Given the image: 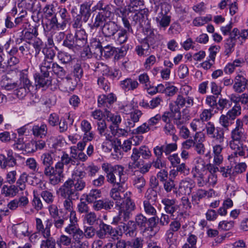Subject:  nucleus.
Segmentation results:
<instances>
[{"instance_id":"nucleus-1","label":"nucleus","mask_w":248,"mask_h":248,"mask_svg":"<svg viewBox=\"0 0 248 248\" xmlns=\"http://www.w3.org/2000/svg\"><path fill=\"white\" fill-rule=\"evenodd\" d=\"M248 121V116H245L242 120L238 119L236 121L235 127L231 132L232 140L230 142V146L233 151L234 155H243L242 143L247 138V135L243 128V122Z\"/></svg>"},{"instance_id":"nucleus-2","label":"nucleus","mask_w":248,"mask_h":248,"mask_svg":"<svg viewBox=\"0 0 248 248\" xmlns=\"http://www.w3.org/2000/svg\"><path fill=\"white\" fill-rule=\"evenodd\" d=\"M201 166H196L192 170L193 177L199 186H214L217 182V175L215 173L219 170L218 168L214 167L208 170L204 168L203 161L201 160Z\"/></svg>"},{"instance_id":"nucleus-3","label":"nucleus","mask_w":248,"mask_h":248,"mask_svg":"<svg viewBox=\"0 0 248 248\" xmlns=\"http://www.w3.org/2000/svg\"><path fill=\"white\" fill-rule=\"evenodd\" d=\"M35 222L37 231L46 239L41 241L40 248H56L55 240L51 237L50 228L52 225L51 221L47 219L45 227L40 218H36Z\"/></svg>"},{"instance_id":"nucleus-4","label":"nucleus","mask_w":248,"mask_h":248,"mask_svg":"<svg viewBox=\"0 0 248 248\" xmlns=\"http://www.w3.org/2000/svg\"><path fill=\"white\" fill-rule=\"evenodd\" d=\"M69 212V223L65 227L64 232L72 236L73 239L78 241L83 237V231L79 227L76 211L72 210Z\"/></svg>"},{"instance_id":"nucleus-5","label":"nucleus","mask_w":248,"mask_h":248,"mask_svg":"<svg viewBox=\"0 0 248 248\" xmlns=\"http://www.w3.org/2000/svg\"><path fill=\"white\" fill-rule=\"evenodd\" d=\"M170 110L172 113V119L177 127H181L191 118L190 110L187 108L181 109L174 107L172 103L169 105Z\"/></svg>"},{"instance_id":"nucleus-6","label":"nucleus","mask_w":248,"mask_h":248,"mask_svg":"<svg viewBox=\"0 0 248 248\" xmlns=\"http://www.w3.org/2000/svg\"><path fill=\"white\" fill-rule=\"evenodd\" d=\"M124 185V184H121L116 186L112 188L110 191V196L115 202L116 205L117 206L121 205L122 200H124L126 198L131 195V192L125 191Z\"/></svg>"},{"instance_id":"nucleus-7","label":"nucleus","mask_w":248,"mask_h":248,"mask_svg":"<svg viewBox=\"0 0 248 248\" xmlns=\"http://www.w3.org/2000/svg\"><path fill=\"white\" fill-rule=\"evenodd\" d=\"M124 175V168L117 165L112 168L110 171L108 173L107 177L108 182L116 186L124 184L125 179L123 178Z\"/></svg>"},{"instance_id":"nucleus-8","label":"nucleus","mask_w":248,"mask_h":248,"mask_svg":"<svg viewBox=\"0 0 248 248\" xmlns=\"http://www.w3.org/2000/svg\"><path fill=\"white\" fill-rule=\"evenodd\" d=\"M85 176V171L77 170L74 171L72 178L68 179L76 193L82 191L86 186Z\"/></svg>"},{"instance_id":"nucleus-9","label":"nucleus","mask_w":248,"mask_h":248,"mask_svg":"<svg viewBox=\"0 0 248 248\" xmlns=\"http://www.w3.org/2000/svg\"><path fill=\"white\" fill-rule=\"evenodd\" d=\"M163 6L165 8L164 12H163V7H162L161 11L158 14L156 17L155 20L159 29L165 30L170 23L171 16L168 15L170 6L168 4H164Z\"/></svg>"},{"instance_id":"nucleus-10","label":"nucleus","mask_w":248,"mask_h":248,"mask_svg":"<svg viewBox=\"0 0 248 248\" xmlns=\"http://www.w3.org/2000/svg\"><path fill=\"white\" fill-rule=\"evenodd\" d=\"M131 196H129L124 200V205L122 204L120 207L121 213H123V220L127 221L132 215V212L136 209V205L135 202L131 198Z\"/></svg>"},{"instance_id":"nucleus-11","label":"nucleus","mask_w":248,"mask_h":248,"mask_svg":"<svg viewBox=\"0 0 248 248\" xmlns=\"http://www.w3.org/2000/svg\"><path fill=\"white\" fill-rule=\"evenodd\" d=\"M194 98L188 95L178 94L172 103L173 106L179 108H187L191 107L194 105Z\"/></svg>"},{"instance_id":"nucleus-12","label":"nucleus","mask_w":248,"mask_h":248,"mask_svg":"<svg viewBox=\"0 0 248 248\" xmlns=\"http://www.w3.org/2000/svg\"><path fill=\"white\" fill-rule=\"evenodd\" d=\"M58 86L63 91H73L77 86V81L69 75L65 76L60 79H57Z\"/></svg>"},{"instance_id":"nucleus-13","label":"nucleus","mask_w":248,"mask_h":248,"mask_svg":"<svg viewBox=\"0 0 248 248\" xmlns=\"http://www.w3.org/2000/svg\"><path fill=\"white\" fill-rule=\"evenodd\" d=\"M58 192L62 198H72V195L74 194L77 195V193L76 192L68 180L65 182L59 189Z\"/></svg>"},{"instance_id":"nucleus-14","label":"nucleus","mask_w":248,"mask_h":248,"mask_svg":"<svg viewBox=\"0 0 248 248\" xmlns=\"http://www.w3.org/2000/svg\"><path fill=\"white\" fill-rule=\"evenodd\" d=\"M195 186V183L192 180L186 179L180 182L178 190L179 193L182 195H189Z\"/></svg>"},{"instance_id":"nucleus-15","label":"nucleus","mask_w":248,"mask_h":248,"mask_svg":"<svg viewBox=\"0 0 248 248\" xmlns=\"http://www.w3.org/2000/svg\"><path fill=\"white\" fill-rule=\"evenodd\" d=\"M80 127L84 133V140H92L94 139V134L91 131L92 127L88 121L85 119L82 120L80 122Z\"/></svg>"},{"instance_id":"nucleus-16","label":"nucleus","mask_w":248,"mask_h":248,"mask_svg":"<svg viewBox=\"0 0 248 248\" xmlns=\"http://www.w3.org/2000/svg\"><path fill=\"white\" fill-rule=\"evenodd\" d=\"M161 203L164 206V209L166 213L171 216H173L179 208L178 205L176 204V200L173 199L165 198L162 200Z\"/></svg>"},{"instance_id":"nucleus-17","label":"nucleus","mask_w":248,"mask_h":248,"mask_svg":"<svg viewBox=\"0 0 248 248\" xmlns=\"http://www.w3.org/2000/svg\"><path fill=\"white\" fill-rule=\"evenodd\" d=\"M101 29L105 36L110 37L113 36L118 31V27L114 22L108 21L104 24Z\"/></svg>"},{"instance_id":"nucleus-18","label":"nucleus","mask_w":248,"mask_h":248,"mask_svg":"<svg viewBox=\"0 0 248 248\" xmlns=\"http://www.w3.org/2000/svg\"><path fill=\"white\" fill-rule=\"evenodd\" d=\"M215 195V191L212 189L209 190H205L202 189H198L192 196V201L195 204H198L199 201L202 198L207 197L208 198L212 197Z\"/></svg>"},{"instance_id":"nucleus-19","label":"nucleus","mask_w":248,"mask_h":248,"mask_svg":"<svg viewBox=\"0 0 248 248\" xmlns=\"http://www.w3.org/2000/svg\"><path fill=\"white\" fill-rule=\"evenodd\" d=\"M87 43V35L84 30H77L74 39V44L79 47L84 46Z\"/></svg>"},{"instance_id":"nucleus-20","label":"nucleus","mask_w":248,"mask_h":248,"mask_svg":"<svg viewBox=\"0 0 248 248\" xmlns=\"http://www.w3.org/2000/svg\"><path fill=\"white\" fill-rule=\"evenodd\" d=\"M95 234L94 229L93 227H87L84 230V232H83V237L79 239L78 241L73 239V247L74 248H82L85 245L84 242H82V240L84 238V236L87 238L93 237Z\"/></svg>"},{"instance_id":"nucleus-21","label":"nucleus","mask_w":248,"mask_h":248,"mask_svg":"<svg viewBox=\"0 0 248 248\" xmlns=\"http://www.w3.org/2000/svg\"><path fill=\"white\" fill-rule=\"evenodd\" d=\"M176 149L177 145L175 143L168 144L161 146H157L154 148V153L155 155H162L163 153L168 155L176 150Z\"/></svg>"},{"instance_id":"nucleus-22","label":"nucleus","mask_w":248,"mask_h":248,"mask_svg":"<svg viewBox=\"0 0 248 248\" xmlns=\"http://www.w3.org/2000/svg\"><path fill=\"white\" fill-rule=\"evenodd\" d=\"M139 85L138 82L132 78H127L121 81L120 86L125 92L133 91L136 89Z\"/></svg>"},{"instance_id":"nucleus-23","label":"nucleus","mask_w":248,"mask_h":248,"mask_svg":"<svg viewBox=\"0 0 248 248\" xmlns=\"http://www.w3.org/2000/svg\"><path fill=\"white\" fill-rule=\"evenodd\" d=\"M0 84L1 87L7 91L15 90L19 87L18 81L14 82L11 78L5 76L2 77Z\"/></svg>"},{"instance_id":"nucleus-24","label":"nucleus","mask_w":248,"mask_h":248,"mask_svg":"<svg viewBox=\"0 0 248 248\" xmlns=\"http://www.w3.org/2000/svg\"><path fill=\"white\" fill-rule=\"evenodd\" d=\"M116 99V98L113 93H109L107 95L105 94L101 95L98 98V106L100 107H108V105H111L114 103Z\"/></svg>"},{"instance_id":"nucleus-25","label":"nucleus","mask_w":248,"mask_h":248,"mask_svg":"<svg viewBox=\"0 0 248 248\" xmlns=\"http://www.w3.org/2000/svg\"><path fill=\"white\" fill-rule=\"evenodd\" d=\"M245 78L241 76L237 75L234 78L233 89L234 91L238 93H243L245 90Z\"/></svg>"},{"instance_id":"nucleus-26","label":"nucleus","mask_w":248,"mask_h":248,"mask_svg":"<svg viewBox=\"0 0 248 248\" xmlns=\"http://www.w3.org/2000/svg\"><path fill=\"white\" fill-rule=\"evenodd\" d=\"M155 202L149 200L143 201V209L146 215L150 216H156L157 211L155 208Z\"/></svg>"},{"instance_id":"nucleus-27","label":"nucleus","mask_w":248,"mask_h":248,"mask_svg":"<svg viewBox=\"0 0 248 248\" xmlns=\"http://www.w3.org/2000/svg\"><path fill=\"white\" fill-rule=\"evenodd\" d=\"M31 130L34 136L37 138H43L46 135L47 128L46 125L45 124L41 125L37 124L33 125Z\"/></svg>"},{"instance_id":"nucleus-28","label":"nucleus","mask_w":248,"mask_h":248,"mask_svg":"<svg viewBox=\"0 0 248 248\" xmlns=\"http://www.w3.org/2000/svg\"><path fill=\"white\" fill-rule=\"evenodd\" d=\"M46 145V143L43 140H39L38 141H31L28 143L26 147V152L27 153H31L37 150L43 149Z\"/></svg>"},{"instance_id":"nucleus-29","label":"nucleus","mask_w":248,"mask_h":248,"mask_svg":"<svg viewBox=\"0 0 248 248\" xmlns=\"http://www.w3.org/2000/svg\"><path fill=\"white\" fill-rule=\"evenodd\" d=\"M135 51L140 57H146L151 53V48L148 43L145 42L136 46Z\"/></svg>"},{"instance_id":"nucleus-30","label":"nucleus","mask_w":248,"mask_h":248,"mask_svg":"<svg viewBox=\"0 0 248 248\" xmlns=\"http://www.w3.org/2000/svg\"><path fill=\"white\" fill-rule=\"evenodd\" d=\"M13 230L18 237L25 236L28 235V226L24 223H21L15 225L13 227Z\"/></svg>"},{"instance_id":"nucleus-31","label":"nucleus","mask_w":248,"mask_h":248,"mask_svg":"<svg viewBox=\"0 0 248 248\" xmlns=\"http://www.w3.org/2000/svg\"><path fill=\"white\" fill-rule=\"evenodd\" d=\"M18 193V189L15 185L8 186L4 185L1 190V193L5 197H14Z\"/></svg>"},{"instance_id":"nucleus-32","label":"nucleus","mask_w":248,"mask_h":248,"mask_svg":"<svg viewBox=\"0 0 248 248\" xmlns=\"http://www.w3.org/2000/svg\"><path fill=\"white\" fill-rule=\"evenodd\" d=\"M53 61L47 59H44L40 65V69L43 75L49 77V72L52 69Z\"/></svg>"},{"instance_id":"nucleus-33","label":"nucleus","mask_w":248,"mask_h":248,"mask_svg":"<svg viewBox=\"0 0 248 248\" xmlns=\"http://www.w3.org/2000/svg\"><path fill=\"white\" fill-rule=\"evenodd\" d=\"M132 180L134 186L139 190V192H141L146 185V181L143 176L141 175H136L135 174Z\"/></svg>"},{"instance_id":"nucleus-34","label":"nucleus","mask_w":248,"mask_h":248,"mask_svg":"<svg viewBox=\"0 0 248 248\" xmlns=\"http://www.w3.org/2000/svg\"><path fill=\"white\" fill-rule=\"evenodd\" d=\"M142 115V112L139 110H135L130 114V118L127 119V125L129 128L135 126V124L139 121Z\"/></svg>"},{"instance_id":"nucleus-35","label":"nucleus","mask_w":248,"mask_h":248,"mask_svg":"<svg viewBox=\"0 0 248 248\" xmlns=\"http://www.w3.org/2000/svg\"><path fill=\"white\" fill-rule=\"evenodd\" d=\"M104 116L108 122H111L115 125L118 126L121 122V118L119 115L112 113L108 110L105 111Z\"/></svg>"},{"instance_id":"nucleus-36","label":"nucleus","mask_w":248,"mask_h":248,"mask_svg":"<svg viewBox=\"0 0 248 248\" xmlns=\"http://www.w3.org/2000/svg\"><path fill=\"white\" fill-rule=\"evenodd\" d=\"M107 16H105L103 12H99L96 16L94 21L93 23L92 28H97L99 27H102L105 24L107 21Z\"/></svg>"},{"instance_id":"nucleus-37","label":"nucleus","mask_w":248,"mask_h":248,"mask_svg":"<svg viewBox=\"0 0 248 248\" xmlns=\"http://www.w3.org/2000/svg\"><path fill=\"white\" fill-rule=\"evenodd\" d=\"M16 163L13 156H0V164L2 168L13 167Z\"/></svg>"},{"instance_id":"nucleus-38","label":"nucleus","mask_w":248,"mask_h":248,"mask_svg":"<svg viewBox=\"0 0 248 248\" xmlns=\"http://www.w3.org/2000/svg\"><path fill=\"white\" fill-rule=\"evenodd\" d=\"M212 18V16L211 15H208L205 16H198L193 19L192 24L196 27L202 26L211 21Z\"/></svg>"},{"instance_id":"nucleus-39","label":"nucleus","mask_w":248,"mask_h":248,"mask_svg":"<svg viewBox=\"0 0 248 248\" xmlns=\"http://www.w3.org/2000/svg\"><path fill=\"white\" fill-rule=\"evenodd\" d=\"M80 13L81 16H83V21L86 22L91 15L90 13V5L88 3H84L80 5Z\"/></svg>"},{"instance_id":"nucleus-40","label":"nucleus","mask_w":248,"mask_h":248,"mask_svg":"<svg viewBox=\"0 0 248 248\" xmlns=\"http://www.w3.org/2000/svg\"><path fill=\"white\" fill-rule=\"evenodd\" d=\"M177 233L167 230L165 233V240L170 246H176L178 240Z\"/></svg>"},{"instance_id":"nucleus-41","label":"nucleus","mask_w":248,"mask_h":248,"mask_svg":"<svg viewBox=\"0 0 248 248\" xmlns=\"http://www.w3.org/2000/svg\"><path fill=\"white\" fill-rule=\"evenodd\" d=\"M111 230V226L103 223L100 226V229L96 232L98 237L100 239L106 238L107 234H109L110 231Z\"/></svg>"},{"instance_id":"nucleus-42","label":"nucleus","mask_w":248,"mask_h":248,"mask_svg":"<svg viewBox=\"0 0 248 248\" xmlns=\"http://www.w3.org/2000/svg\"><path fill=\"white\" fill-rule=\"evenodd\" d=\"M91 53L97 55L102 54V47L100 43L96 40L93 39L90 43V45L88 46Z\"/></svg>"},{"instance_id":"nucleus-43","label":"nucleus","mask_w":248,"mask_h":248,"mask_svg":"<svg viewBox=\"0 0 248 248\" xmlns=\"http://www.w3.org/2000/svg\"><path fill=\"white\" fill-rule=\"evenodd\" d=\"M128 38V31L125 29L121 30L115 37L116 42L120 45L125 43Z\"/></svg>"},{"instance_id":"nucleus-44","label":"nucleus","mask_w":248,"mask_h":248,"mask_svg":"<svg viewBox=\"0 0 248 248\" xmlns=\"http://www.w3.org/2000/svg\"><path fill=\"white\" fill-rule=\"evenodd\" d=\"M190 127L194 131H201L205 128V124L200 118L193 119L190 123Z\"/></svg>"},{"instance_id":"nucleus-45","label":"nucleus","mask_w":248,"mask_h":248,"mask_svg":"<svg viewBox=\"0 0 248 248\" xmlns=\"http://www.w3.org/2000/svg\"><path fill=\"white\" fill-rule=\"evenodd\" d=\"M101 191L99 189H92L86 195V200L89 203L94 202L97 199L101 197Z\"/></svg>"},{"instance_id":"nucleus-46","label":"nucleus","mask_w":248,"mask_h":248,"mask_svg":"<svg viewBox=\"0 0 248 248\" xmlns=\"http://www.w3.org/2000/svg\"><path fill=\"white\" fill-rule=\"evenodd\" d=\"M98 218L94 212H90L86 214L84 217L83 220L90 225H93L97 223Z\"/></svg>"},{"instance_id":"nucleus-47","label":"nucleus","mask_w":248,"mask_h":248,"mask_svg":"<svg viewBox=\"0 0 248 248\" xmlns=\"http://www.w3.org/2000/svg\"><path fill=\"white\" fill-rule=\"evenodd\" d=\"M28 174L24 172L20 176L19 178L17 180L16 182V186L17 187L18 190H20L21 191L25 190L26 187V183L28 181Z\"/></svg>"},{"instance_id":"nucleus-48","label":"nucleus","mask_w":248,"mask_h":248,"mask_svg":"<svg viewBox=\"0 0 248 248\" xmlns=\"http://www.w3.org/2000/svg\"><path fill=\"white\" fill-rule=\"evenodd\" d=\"M18 83L19 87L22 86L26 89H30L31 87V82L29 79L27 75L22 72L20 73L19 81H18Z\"/></svg>"},{"instance_id":"nucleus-49","label":"nucleus","mask_w":248,"mask_h":248,"mask_svg":"<svg viewBox=\"0 0 248 248\" xmlns=\"http://www.w3.org/2000/svg\"><path fill=\"white\" fill-rule=\"evenodd\" d=\"M22 194L23 195L22 196H20L18 199H16L19 207L21 208L26 207L29 203L28 191L25 190V192H23Z\"/></svg>"},{"instance_id":"nucleus-50","label":"nucleus","mask_w":248,"mask_h":248,"mask_svg":"<svg viewBox=\"0 0 248 248\" xmlns=\"http://www.w3.org/2000/svg\"><path fill=\"white\" fill-rule=\"evenodd\" d=\"M51 70L57 76V79H60L66 75L65 71L56 63H53Z\"/></svg>"},{"instance_id":"nucleus-51","label":"nucleus","mask_w":248,"mask_h":248,"mask_svg":"<svg viewBox=\"0 0 248 248\" xmlns=\"http://www.w3.org/2000/svg\"><path fill=\"white\" fill-rule=\"evenodd\" d=\"M235 44L236 42L228 38L226 40L224 44V53L226 55L229 56L234 51Z\"/></svg>"},{"instance_id":"nucleus-52","label":"nucleus","mask_w":248,"mask_h":248,"mask_svg":"<svg viewBox=\"0 0 248 248\" xmlns=\"http://www.w3.org/2000/svg\"><path fill=\"white\" fill-rule=\"evenodd\" d=\"M241 113V108L239 105H234L230 110H229L227 114L230 116V118L234 120L236 117L240 115Z\"/></svg>"},{"instance_id":"nucleus-53","label":"nucleus","mask_w":248,"mask_h":248,"mask_svg":"<svg viewBox=\"0 0 248 248\" xmlns=\"http://www.w3.org/2000/svg\"><path fill=\"white\" fill-rule=\"evenodd\" d=\"M210 138L217 140L219 143L223 142L224 140V130L222 128L217 127L214 133Z\"/></svg>"},{"instance_id":"nucleus-54","label":"nucleus","mask_w":248,"mask_h":248,"mask_svg":"<svg viewBox=\"0 0 248 248\" xmlns=\"http://www.w3.org/2000/svg\"><path fill=\"white\" fill-rule=\"evenodd\" d=\"M72 239L73 238L65 234H62L57 241V244L58 246L62 245L64 246H68L72 243Z\"/></svg>"},{"instance_id":"nucleus-55","label":"nucleus","mask_w":248,"mask_h":248,"mask_svg":"<svg viewBox=\"0 0 248 248\" xmlns=\"http://www.w3.org/2000/svg\"><path fill=\"white\" fill-rule=\"evenodd\" d=\"M232 121L233 120L230 118V116L227 113L226 114H222L219 119L220 124L226 129H228V127L231 125Z\"/></svg>"},{"instance_id":"nucleus-56","label":"nucleus","mask_w":248,"mask_h":248,"mask_svg":"<svg viewBox=\"0 0 248 248\" xmlns=\"http://www.w3.org/2000/svg\"><path fill=\"white\" fill-rule=\"evenodd\" d=\"M211 109H204L200 114V119L203 123L207 122L213 117L214 114Z\"/></svg>"},{"instance_id":"nucleus-57","label":"nucleus","mask_w":248,"mask_h":248,"mask_svg":"<svg viewBox=\"0 0 248 248\" xmlns=\"http://www.w3.org/2000/svg\"><path fill=\"white\" fill-rule=\"evenodd\" d=\"M77 156H62L61 158L62 162H60L62 164V166L64 164H72L75 165V164H78V160L76 157Z\"/></svg>"},{"instance_id":"nucleus-58","label":"nucleus","mask_w":248,"mask_h":248,"mask_svg":"<svg viewBox=\"0 0 248 248\" xmlns=\"http://www.w3.org/2000/svg\"><path fill=\"white\" fill-rule=\"evenodd\" d=\"M109 128L110 129L112 134L114 136L117 137L126 136L128 134L127 130L124 129L119 128L118 126H116V129H115L114 126L111 125L109 126Z\"/></svg>"},{"instance_id":"nucleus-59","label":"nucleus","mask_w":248,"mask_h":248,"mask_svg":"<svg viewBox=\"0 0 248 248\" xmlns=\"http://www.w3.org/2000/svg\"><path fill=\"white\" fill-rule=\"evenodd\" d=\"M41 196L44 201L47 204H51L54 201V196L53 194L49 191H43L41 193Z\"/></svg>"},{"instance_id":"nucleus-60","label":"nucleus","mask_w":248,"mask_h":248,"mask_svg":"<svg viewBox=\"0 0 248 248\" xmlns=\"http://www.w3.org/2000/svg\"><path fill=\"white\" fill-rule=\"evenodd\" d=\"M35 82L37 84V85L42 87L50 83V81L48 79V77H46L44 75L36 77L35 78Z\"/></svg>"},{"instance_id":"nucleus-61","label":"nucleus","mask_w":248,"mask_h":248,"mask_svg":"<svg viewBox=\"0 0 248 248\" xmlns=\"http://www.w3.org/2000/svg\"><path fill=\"white\" fill-rule=\"evenodd\" d=\"M181 223L180 221L177 219H174L171 221L169 224L168 231L172 232L177 233L181 229Z\"/></svg>"},{"instance_id":"nucleus-62","label":"nucleus","mask_w":248,"mask_h":248,"mask_svg":"<svg viewBox=\"0 0 248 248\" xmlns=\"http://www.w3.org/2000/svg\"><path fill=\"white\" fill-rule=\"evenodd\" d=\"M234 226V221L223 220L220 221L218 224V228L219 229L223 231H229L232 229Z\"/></svg>"},{"instance_id":"nucleus-63","label":"nucleus","mask_w":248,"mask_h":248,"mask_svg":"<svg viewBox=\"0 0 248 248\" xmlns=\"http://www.w3.org/2000/svg\"><path fill=\"white\" fill-rule=\"evenodd\" d=\"M128 245L130 248H142L143 239L141 238L137 237L131 241H128Z\"/></svg>"},{"instance_id":"nucleus-64","label":"nucleus","mask_w":248,"mask_h":248,"mask_svg":"<svg viewBox=\"0 0 248 248\" xmlns=\"http://www.w3.org/2000/svg\"><path fill=\"white\" fill-rule=\"evenodd\" d=\"M96 70L102 73L103 75L108 76L110 74L111 69L109 67L102 63H96L95 64Z\"/></svg>"}]
</instances>
